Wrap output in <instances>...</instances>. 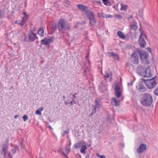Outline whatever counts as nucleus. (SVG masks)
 <instances>
[{
  "label": "nucleus",
  "mask_w": 158,
  "mask_h": 158,
  "mask_svg": "<svg viewBox=\"0 0 158 158\" xmlns=\"http://www.w3.org/2000/svg\"><path fill=\"white\" fill-rule=\"evenodd\" d=\"M121 7L120 9L121 10L125 11L127 10V5H123L122 3H121Z\"/></svg>",
  "instance_id": "obj_27"
},
{
  "label": "nucleus",
  "mask_w": 158,
  "mask_h": 158,
  "mask_svg": "<svg viewBox=\"0 0 158 158\" xmlns=\"http://www.w3.org/2000/svg\"><path fill=\"white\" fill-rule=\"evenodd\" d=\"M105 74L104 76V77L106 78H108L109 76V74L108 72L106 71L105 73Z\"/></svg>",
  "instance_id": "obj_37"
},
{
  "label": "nucleus",
  "mask_w": 158,
  "mask_h": 158,
  "mask_svg": "<svg viewBox=\"0 0 158 158\" xmlns=\"http://www.w3.org/2000/svg\"><path fill=\"white\" fill-rule=\"evenodd\" d=\"M49 129L51 130H52V127H51V126L50 125H49Z\"/></svg>",
  "instance_id": "obj_58"
},
{
  "label": "nucleus",
  "mask_w": 158,
  "mask_h": 158,
  "mask_svg": "<svg viewBox=\"0 0 158 158\" xmlns=\"http://www.w3.org/2000/svg\"><path fill=\"white\" fill-rule=\"evenodd\" d=\"M69 132V130L65 131L63 132V133H62V135L63 136H64L66 134H68Z\"/></svg>",
  "instance_id": "obj_33"
},
{
  "label": "nucleus",
  "mask_w": 158,
  "mask_h": 158,
  "mask_svg": "<svg viewBox=\"0 0 158 158\" xmlns=\"http://www.w3.org/2000/svg\"><path fill=\"white\" fill-rule=\"evenodd\" d=\"M64 2L67 3L69 5H70L71 2L68 0H64Z\"/></svg>",
  "instance_id": "obj_40"
},
{
  "label": "nucleus",
  "mask_w": 158,
  "mask_h": 158,
  "mask_svg": "<svg viewBox=\"0 0 158 158\" xmlns=\"http://www.w3.org/2000/svg\"><path fill=\"white\" fill-rule=\"evenodd\" d=\"M54 31H55L56 29V26H55L54 27H53Z\"/></svg>",
  "instance_id": "obj_53"
},
{
  "label": "nucleus",
  "mask_w": 158,
  "mask_h": 158,
  "mask_svg": "<svg viewBox=\"0 0 158 158\" xmlns=\"http://www.w3.org/2000/svg\"><path fill=\"white\" fill-rule=\"evenodd\" d=\"M133 18V15H131V16H130V17L128 18V19H132Z\"/></svg>",
  "instance_id": "obj_56"
},
{
  "label": "nucleus",
  "mask_w": 158,
  "mask_h": 158,
  "mask_svg": "<svg viewBox=\"0 0 158 158\" xmlns=\"http://www.w3.org/2000/svg\"><path fill=\"white\" fill-rule=\"evenodd\" d=\"M8 146L9 139H7L5 140L4 144L2 145V150L0 152L1 154V155L3 154V156L4 157H6V156Z\"/></svg>",
  "instance_id": "obj_5"
},
{
  "label": "nucleus",
  "mask_w": 158,
  "mask_h": 158,
  "mask_svg": "<svg viewBox=\"0 0 158 158\" xmlns=\"http://www.w3.org/2000/svg\"><path fill=\"white\" fill-rule=\"evenodd\" d=\"M70 151V148L69 145H67L65 148V151L67 154H68Z\"/></svg>",
  "instance_id": "obj_29"
},
{
  "label": "nucleus",
  "mask_w": 158,
  "mask_h": 158,
  "mask_svg": "<svg viewBox=\"0 0 158 158\" xmlns=\"http://www.w3.org/2000/svg\"><path fill=\"white\" fill-rule=\"evenodd\" d=\"M23 14L25 15V16H27L28 17V15L26 13L25 11H24L23 13Z\"/></svg>",
  "instance_id": "obj_45"
},
{
  "label": "nucleus",
  "mask_w": 158,
  "mask_h": 158,
  "mask_svg": "<svg viewBox=\"0 0 158 158\" xmlns=\"http://www.w3.org/2000/svg\"><path fill=\"white\" fill-rule=\"evenodd\" d=\"M85 143V142L83 141L82 142H82L81 141H80L77 143L75 144L74 145V147L75 149H77L78 148L80 147L81 146L82 144Z\"/></svg>",
  "instance_id": "obj_22"
},
{
  "label": "nucleus",
  "mask_w": 158,
  "mask_h": 158,
  "mask_svg": "<svg viewBox=\"0 0 158 158\" xmlns=\"http://www.w3.org/2000/svg\"><path fill=\"white\" fill-rule=\"evenodd\" d=\"M144 38H147L146 35L145 34H143V32H141L138 40L139 44L141 48H144L146 45Z\"/></svg>",
  "instance_id": "obj_4"
},
{
  "label": "nucleus",
  "mask_w": 158,
  "mask_h": 158,
  "mask_svg": "<svg viewBox=\"0 0 158 158\" xmlns=\"http://www.w3.org/2000/svg\"><path fill=\"white\" fill-rule=\"evenodd\" d=\"M101 102V99H97L95 100V105L93 106L94 107H95L97 108H99L101 107L100 103Z\"/></svg>",
  "instance_id": "obj_19"
},
{
  "label": "nucleus",
  "mask_w": 158,
  "mask_h": 158,
  "mask_svg": "<svg viewBox=\"0 0 158 158\" xmlns=\"http://www.w3.org/2000/svg\"><path fill=\"white\" fill-rule=\"evenodd\" d=\"M113 17V16L111 15H108V18H111Z\"/></svg>",
  "instance_id": "obj_55"
},
{
  "label": "nucleus",
  "mask_w": 158,
  "mask_h": 158,
  "mask_svg": "<svg viewBox=\"0 0 158 158\" xmlns=\"http://www.w3.org/2000/svg\"><path fill=\"white\" fill-rule=\"evenodd\" d=\"M98 17H101V16L100 15V14L99 13L98 14Z\"/></svg>",
  "instance_id": "obj_61"
},
{
  "label": "nucleus",
  "mask_w": 158,
  "mask_h": 158,
  "mask_svg": "<svg viewBox=\"0 0 158 158\" xmlns=\"http://www.w3.org/2000/svg\"><path fill=\"white\" fill-rule=\"evenodd\" d=\"M117 35L120 38L123 39H124L126 38V36L124 34L120 31H118L117 32Z\"/></svg>",
  "instance_id": "obj_23"
},
{
  "label": "nucleus",
  "mask_w": 158,
  "mask_h": 158,
  "mask_svg": "<svg viewBox=\"0 0 158 158\" xmlns=\"http://www.w3.org/2000/svg\"><path fill=\"white\" fill-rule=\"evenodd\" d=\"M112 104L114 106H118L119 105V100H118L115 98H112Z\"/></svg>",
  "instance_id": "obj_18"
},
{
  "label": "nucleus",
  "mask_w": 158,
  "mask_h": 158,
  "mask_svg": "<svg viewBox=\"0 0 158 158\" xmlns=\"http://www.w3.org/2000/svg\"><path fill=\"white\" fill-rule=\"evenodd\" d=\"M19 116L18 115H16L15 116L14 118L15 119H16L18 117H19Z\"/></svg>",
  "instance_id": "obj_52"
},
{
  "label": "nucleus",
  "mask_w": 158,
  "mask_h": 158,
  "mask_svg": "<svg viewBox=\"0 0 158 158\" xmlns=\"http://www.w3.org/2000/svg\"><path fill=\"white\" fill-rule=\"evenodd\" d=\"M85 13L86 16L89 19L94 17V13L93 11L89 10Z\"/></svg>",
  "instance_id": "obj_17"
},
{
  "label": "nucleus",
  "mask_w": 158,
  "mask_h": 158,
  "mask_svg": "<svg viewBox=\"0 0 158 158\" xmlns=\"http://www.w3.org/2000/svg\"><path fill=\"white\" fill-rule=\"evenodd\" d=\"M156 76H155L150 79H145L142 78L141 79L148 89H152L154 88L156 85Z\"/></svg>",
  "instance_id": "obj_2"
},
{
  "label": "nucleus",
  "mask_w": 158,
  "mask_h": 158,
  "mask_svg": "<svg viewBox=\"0 0 158 158\" xmlns=\"http://www.w3.org/2000/svg\"><path fill=\"white\" fill-rule=\"evenodd\" d=\"M69 101V99L67 101H65L64 102L65 104L66 105H67V104H69V103L68 101Z\"/></svg>",
  "instance_id": "obj_46"
},
{
  "label": "nucleus",
  "mask_w": 158,
  "mask_h": 158,
  "mask_svg": "<svg viewBox=\"0 0 158 158\" xmlns=\"http://www.w3.org/2000/svg\"><path fill=\"white\" fill-rule=\"evenodd\" d=\"M100 158H106V157L103 155H101L99 157Z\"/></svg>",
  "instance_id": "obj_51"
},
{
  "label": "nucleus",
  "mask_w": 158,
  "mask_h": 158,
  "mask_svg": "<svg viewBox=\"0 0 158 158\" xmlns=\"http://www.w3.org/2000/svg\"><path fill=\"white\" fill-rule=\"evenodd\" d=\"M39 41H37L36 42V43L37 44L39 43Z\"/></svg>",
  "instance_id": "obj_60"
},
{
  "label": "nucleus",
  "mask_w": 158,
  "mask_h": 158,
  "mask_svg": "<svg viewBox=\"0 0 158 158\" xmlns=\"http://www.w3.org/2000/svg\"><path fill=\"white\" fill-rule=\"evenodd\" d=\"M18 149V148L17 146H15L14 147V148L12 149L11 150V151H12V153L13 154H15L17 151V150Z\"/></svg>",
  "instance_id": "obj_30"
},
{
  "label": "nucleus",
  "mask_w": 158,
  "mask_h": 158,
  "mask_svg": "<svg viewBox=\"0 0 158 158\" xmlns=\"http://www.w3.org/2000/svg\"><path fill=\"white\" fill-rule=\"evenodd\" d=\"M90 158H93V157L91 156Z\"/></svg>",
  "instance_id": "obj_64"
},
{
  "label": "nucleus",
  "mask_w": 158,
  "mask_h": 158,
  "mask_svg": "<svg viewBox=\"0 0 158 158\" xmlns=\"http://www.w3.org/2000/svg\"><path fill=\"white\" fill-rule=\"evenodd\" d=\"M120 87L119 85L116 84L115 85L114 88L115 94L118 98H119L121 95V93L119 91Z\"/></svg>",
  "instance_id": "obj_11"
},
{
  "label": "nucleus",
  "mask_w": 158,
  "mask_h": 158,
  "mask_svg": "<svg viewBox=\"0 0 158 158\" xmlns=\"http://www.w3.org/2000/svg\"><path fill=\"white\" fill-rule=\"evenodd\" d=\"M133 81H131V83H128L127 85H132L133 84Z\"/></svg>",
  "instance_id": "obj_43"
},
{
  "label": "nucleus",
  "mask_w": 158,
  "mask_h": 158,
  "mask_svg": "<svg viewBox=\"0 0 158 158\" xmlns=\"http://www.w3.org/2000/svg\"><path fill=\"white\" fill-rule=\"evenodd\" d=\"M37 34L41 37H43L44 35V29L43 27L40 28L38 31Z\"/></svg>",
  "instance_id": "obj_21"
},
{
  "label": "nucleus",
  "mask_w": 158,
  "mask_h": 158,
  "mask_svg": "<svg viewBox=\"0 0 158 158\" xmlns=\"http://www.w3.org/2000/svg\"><path fill=\"white\" fill-rule=\"evenodd\" d=\"M71 102H72L73 105L76 103V102L75 100L74 99L72 98L71 100Z\"/></svg>",
  "instance_id": "obj_41"
},
{
  "label": "nucleus",
  "mask_w": 158,
  "mask_h": 158,
  "mask_svg": "<svg viewBox=\"0 0 158 158\" xmlns=\"http://www.w3.org/2000/svg\"><path fill=\"white\" fill-rule=\"evenodd\" d=\"M22 118L23 119L24 121H25L27 120L28 119V117L27 115L25 114L23 116Z\"/></svg>",
  "instance_id": "obj_36"
},
{
  "label": "nucleus",
  "mask_w": 158,
  "mask_h": 158,
  "mask_svg": "<svg viewBox=\"0 0 158 158\" xmlns=\"http://www.w3.org/2000/svg\"><path fill=\"white\" fill-rule=\"evenodd\" d=\"M143 73L144 74L143 75V77H144L149 78L152 76V74L151 73V69L149 66L147 68L145 69Z\"/></svg>",
  "instance_id": "obj_12"
},
{
  "label": "nucleus",
  "mask_w": 158,
  "mask_h": 158,
  "mask_svg": "<svg viewBox=\"0 0 158 158\" xmlns=\"http://www.w3.org/2000/svg\"><path fill=\"white\" fill-rule=\"evenodd\" d=\"M70 27L69 26V25L65 24L64 27V31H66L67 30L70 29Z\"/></svg>",
  "instance_id": "obj_32"
},
{
  "label": "nucleus",
  "mask_w": 158,
  "mask_h": 158,
  "mask_svg": "<svg viewBox=\"0 0 158 158\" xmlns=\"http://www.w3.org/2000/svg\"><path fill=\"white\" fill-rule=\"evenodd\" d=\"M138 52L141 60H147L148 55V53L147 52L141 50L138 51Z\"/></svg>",
  "instance_id": "obj_9"
},
{
  "label": "nucleus",
  "mask_w": 158,
  "mask_h": 158,
  "mask_svg": "<svg viewBox=\"0 0 158 158\" xmlns=\"http://www.w3.org/2000/svg\"><path fill=\"white\" fill-rule=\"evenodd\" d=\"M147 145L142 144L140 145L139 148L137 149V152L139 154L143 152L147 148Z\"/></svg>",
  "instance_id": "obj_14"
},
{
  "label": "nucleus",
  "mask_w": 158,
  "mask_h": 158,
  "mask_svg": "<svg viewBox=\"0 0 158 158\" xmlns=\"http://www.w3.org/2000/svg\"><path fill=\"white\" fill-rule=\"evenodd\" d=\"M139 31H141V32H142V31H141V29H140H140H139Z\"/></svg>",
  "instance_id": "obj_62"
},
{
  "label": "nucleus",
  "mask_w": 158,
  "mask_h": 158,
  "mask_svg": "<svg viewBox=\"0 0 158 158\" xmlns=\"http://www.w3.org/2000/svg\"><path fill=\"white\" fill-rule=\"evenodd\" d=\"M63 98H65V97H64V96H63Z\"/></svg>",
  "instance_id": "obj_63"
},
{
  "label": "nucleus",
  "mask_w": 158,
  "mask_h": 158,
  "mask_svg": "<svg viewBox=\"0 0 158 158\" xmlns=\"http://www.w3.org/2000/svg\"><path fill=\"white\" fill-rule=\"evenodd\" d=\"M65 23L64 20L62 18H61L58 21L57 24V28L60 31H62L64 29V27Z\"/></svg>",
  "instance_id": "obj_10"
},
{
  "label": "nucleus",
  "mask_w": 158,
  "mask_h": 158,
  "mask_svg": "<svg viewBox=\"0 0 158 158\" xmlns=\"http://www.w3.org/2000/svg\"><path fill=\"white\" fill-rule=\"evenodd\" d=\"M44 109L43 107H41L38 109L35 112V113L38 115H41V112Z\"/></svg>",
  "instance_id": "obj_26"
},
{
  "label": "nucleus",
  "mask_w": 158,
  "mask_h": 158,
  "mask_svg": "<svg viewBox=\"0 0 158 158\" xmlns=\"http://www.w3.org/2000/svg\"><path fill=\"white\" fill-rule=\"evenodd\" d=\"M89 155H86V157H89Z\"/></svg>",
  "instance_id": "obj_59"
},
{
  "label": "nucleus",
  "mask_w": 158,
  "mask_h": 158,
  "mask_svg": "<svg viewBox=\"0 0 158 158\" xmlns=\"http://www.w3.org/2000/svg\"><path fill=\"white\" fill-rule=\"evenodd\" d=\"M154 93L155 94L158 95V85L157 87L154 90Z\"/></svg>",
  "instance_id": "obj_34"
},
{
  "label": "nucleus",
  "mask_w": 158,
  "mask_h": 158,
  "mask_svg": "<svg viewBox=\"0 0 158 158\" xmlns=\"http://www.w3.org/2000/svg\"><path fill=\"white\" fill-rule=\"evenodd\" d=\"M9 158H12V156L10 153H9L8 155Z\"/></svg>",
  "instance_id": "obj_44"
},
{
  "label": "nucleus",
  "mask_w": 158,
  "mask_h": 158,
  "mask_svg": "<svg viewBox=\"0 0 158 158\" xmlns=\"http://www.w3.org/2000/svg\"><path fill=\"white\" fill-rule=\"evenodd\" d=\"M108 56L109 57H112L114 59L119 61V56L117 54H115L113 52H108Z\"/></svg>",
  "instance_id": "obj_15"
},
{
  "label": "nucleus",
  "mask_w": 158,
  "mask_h": 158,
  "mask_svg": "<svg viewBox=\"0 0 158 158\" xmlns=\"http://www.w3.org/2000/svg\"><path fill=\"white\" fill-rule=\"evenodd\" d=\"M97 2V3L99 4H100V5H101V4H102V3L100 1H98Z\"/></svg>",
  "instance_id": "obj_54"
},
{
  "label": "nucleus",
  "mask_w": 158,
  "mask_h": 158,
  "mask_svg": "<svg viewBox=\"0 0 158 158\" xmlns=\"http://www.w3.org/2000/svg\"><path fill=\"white\" fill-rule=\"evenodd\" d=\"M62 153L64 155V156H67V155L64 152H62Z\"/></svg>",
  "instance_id": "obj_57"
},
{
  "label": "nucleus",
  "mask_w": 158,
  "mask_h": 158,
  "mask_svg": "<svg viewBox=\"0 0 158 158\" xmlns=\"http://www.w3.org/2000/svg\"><path fill=\"white\" fill-rule=\"evenodd\" d=\"M130 28L131 29L135 31L137 29L138 26L137 25L133 24L130 25Z\"/></svg>",
  "instance_id": "obj_28"
},
{
  "label": "nucleus",
  "mask_w": 158,
  "mask_h": 158,
  "mask_svg": "<svg viewBox=\"0 0 158 158\" xmlns=\"http://www.w3.org/2000/svg\"><path fill=\"white\" fill-rule=\"evenodd\" d=\"M54 37L52 36L50 38H45L41 40V45L46 46L49 45V44L54 40Z\"/></svg>",
  "instance_id": "obj_7"
},
{
  "label": "nucleus",
  "mask_w": 158,
  "mask_h": 158,
  "mask_svg": "<svg viewBox=\"0 0 158 158\" xmlns=\"http://www.w3.org/2000/svg\"><path fill=\"white\" fill-rule=\"evenodd\" d=\"M77 7L80 10L82 11L83 12H85V13L88 10V9L87 6L82 4H78L77 5Z\"/></svg>",
  "instance_id": "obj_16"
},
{
  "label": "nucleus",
  "mask_w": 158,
  "mask_h": 158,
  "mask_svg": "<svg viewBox=\"0 0 158 158\" xmlns=\"http://www.w3.org/2000/svg\"><path fill=\"white\" fill-rule=\"evenodd\" d=\"M132 35V33L131 30L127 34L126 36H127L128 38L131 37Z\"/></svg>",
  "instance_id": "obj_35"
},
{
  "label": "nucleus",
  "mask_w": 158,
  "mask_h": 158,
  "mask_svg": "<svg viewBox=\"0 0 158 158\" xmlns=\"http://www.w3.org/2000/svg\"><path fill=\"white\" fill-rule=\"evenodd\" d=\"M69 104L70 105L72 106L73 105L71 101H70V102H69Z\"/></svg>",
  "instance_id": "obj_49"
},
{
  "label": "nucleus",
  "mask_w": 158,
  "mask_h": 158,
  "mask_svg": "<svg viewBox=\"0 0 158 158\" xmlns=\"http://www.w3.org/2000/svg\"><path fill=\"white\" fill-rule=\"evenodd\" d=\"M131 60L132 63L134 64H139L138 56L135 52H134L131 54Z\"/></svg>",
  "instance_id": "obj_6"
},
{
  "label": "nucleus",
  "mask_w": 158,
  "mask_h": 158,
  "mask_svg": "<svg viewBox=\"0 0 158 158\" xmlns=\"http://www.w3.org/2000/svg\"><path fill=\"white\" fill-rule=\"evenodd\" d=\"M96 155L98 157H100V155L99 153H96Z\"/></svg>",
  "instance_id": "obj_48"
},
{
  "label": "nucleus",
  "mask_w": 158,
  "mask_h": 158,
  "mask_svg": "<svg viewBox=\"0 0 158 158\" xmlns=\"http://www.w3.org/2000/svg\"><path fill=\"white\" fill-rule=\"evenodd\" d=\"M153 98L152 95L148 93L143 94L141 98V103L143 106L149 107L152 103Z\"/></svg>",
  "instance_id": "obj_1"
},
{
  "label": "nucleus",
  "mask_w": 158,
  "mask_h": 158,
  "mask_svg": "<svg viewBox=\"0 0 158 158\" xmlns=\"http://www.w3.org/2000/svg\"><path fill=\"white\" fill-rule=\"evenodd\" d=\"M28 19V17L26 16H24L23 18L22 19L21 21H16L15 23L18 25H20L21 26H23L26 23Z\"/></svg>",
  "instance_id": "obj_13"
},
{
  "label": "nucleus",
  "mask_w": 158,
  "mask_h": 158,
  "mask_svg": "<svg viewBox=\"0 0 158 158\" xmlns=\"http://www.w3.org/2000/svg\"><path fill=\"white\" fill-rule=\"evenodd\" d=\"M102 2L106 6H110L111 5V2L109 0H102Z\"/></svg>",
  "instance_id": "obj_25"
},
{
  "label": "nucleus",
  "mask_w": 158,
  "mask_h": 158,
  "mask_svg": "<svg viewBox=\"0 0 158 158\" xmlns=\"http://www.w3.org/2000/svg\"><path fill=\"white\" fill-rule=\"evenodd\" d=\"M35 39H38V37L32 30H31L28 33V36H26L24 38V40L27 42H33Z\"/></svg>",
  "instance_id": "obj_3"
},
{
  "label": "nucleus",
  "mask_w": 158,
  "mask_h": 158,
  "mask_svg": "<svg viewBox=\"0 0 158 158\" xmlns=\"http://www.w3.org/2000/svg\"><path fill=\"white\" fill-rule=\"evenodd\" d=\"M115 17L120 19H121L122 18V17L121 15H115Z\"/></svg>",
  "instance_id": "obj_39"
},
{
  "label": "nucleus",
  "mask_w": 158,
  "mask_h": 158,
  "mask_svg": "<svg viewBox=\"0 0 158 158\" xmlns=\"http://www.w3.org/2000/svg\"><path fill=\"white\" fill-rule=\"evenodd\" d=\"M77 94V93H75L74 94H73V99L75 98H76V95Z\"/></svg>",
  "instance_id": "obj_42"
},
{
  "label": "nucleus",
  "mask_w": 158,
  "mask_h": 158,
  "mask_svg": "<svg viewBox=\"0 0 158 158\" xmlns=\"http://www.w3.org/2000/svg\"><path fill=\"white\" fill-rule=\"evenodd\" d=\"M87 148V146L85 145L82 146L81 148L80 149L81 152L82 153H83L85 154L86 153L85 152V150Z\"/></svg>",
  "instance_id": "obj_24"
},
{
  "label": "nucleus",
  "mask_w": 158,
  "mask_h": 158,
  "mask_svg": "<svg viewBox=\"0 0 158 158\" xmlns=\"http://www.w3.org/2000/svg\"><path fill=\"white\" fill-rule=\"evenodd\" d=\"M95 107H94V108L92 110L91 113L90 114V117L92 116L96 111V108Z\"/></svg>",
  "instance_id": "obj_31"
},
{
  "label": "nucleus",
  "mask_w": 158,
  "mask_h": 158,
  "mask_svg": "<svg viewBox=\"0 0 158 158\" xmlns=\"http://www.w3.org/2000/svg\"><path fill=\"white\" fill-rule=\"evenodd\" d=\"M138 68L139 69V68H141V69H143V67L142 66H141V65H139L138 66Z\"/></svg>",
  "instance_id": "obj_50"
},
{
  "label": "nucleus",
  "mask_w": 158,
  "mask_h": 158,
  "mask_svg": "<svg viewBox=\"0 0 158 158\" xmlns=\"http://www.w3.org/2000/svg\"><path fill=\"white\" fill-rule=\"evenodd\" d=\"M101 14L102 15V16L103 18H107L108 15L105 14L103 12H102L101 13Z\"/></svg>",
  "instance_id": "obj_38"
},
{
  "label": "nucleus",
  "mask_w": 158,
  "mask_h": 158,
  "mask_svg": "<svg viewBox=\"0 0 158 158\" xmlns=\"http://www.w3.org/2000/svg\"><path fill=\"white\" fill-rule=\"evenodd\" d=\"M143 81H139L138 86L136 87L140 93L145 92L147 90V88L145 87Z\"/></svg>",
  "instance_id": "obj_8"
},
{
  "label": "nucleus",
  "mask_w": 158,
  "mask_h": 158,
  "mask_svg": "<svg viewBox=\"0 0 158 158\" xmlns=\"http://www.w3.org/2000/svg\"><path fill=\"white\" fill-rule=\"evenodd\" d=\"M89 23L92 27L94 26L97 23V21L96 20L94 17L89 19Z\"/></svg>",
  "instance_id": "obj_20"
},
{
  "label": "nucleus",
  "mask_w": 158,
  "mask_h": 158,
  "mask_svg": "<svg viewBox=\"0 0 158 158\" xmlns=\"http://www.w3.org/2000/svg\"><path fill=\"white\" fill-rule=\"evenodd\" d=\"M147 50L150 52H151V49L150 48H147Z\"/></svg>",
  "instance_id": "obj_47"
}]
</instances>
